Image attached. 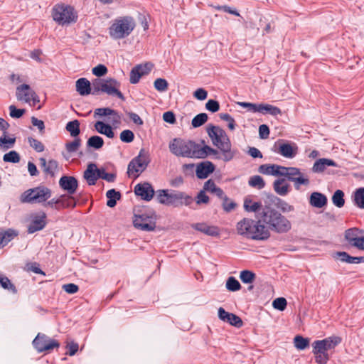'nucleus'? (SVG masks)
Wrapping results in <instances>:
<instances>
[{
    "instance_id": "obj_1",
    "label": "nucleus",
    "mask_w": 364,
    "mask_h": 364,
    "mask_svg": "<svg viewBox=\"0 0 364 364\" xmlns=\"http://www.w3.org/2000/svg\"><path fill=\"white\" fill-rule=\"evenodd\" d=\"M183 138H174L169 142L170 151L177 157L196 158L203 159L208 156H217L218 151L206 145Z\"/></svg>"
},
{
    "instance_id": "obj_2",
    "label": "nucleus",
    "mask_w": 364,
    "mask_h": 364,
    "mask_svg": "<svg viewBox=\"0 0 364 364\" xmlns=\"http://www.w3.org/2000/svg\"><path fill=\"white\" fill-rule=\"evenodd\" d=\"M258 171L262 174L268 176H285L289 181L294 182L296 190H299L301 185L307 186L309 184L308 176L294 167H285L277 164H266L261 165L258 168Z\"/></svg>"
},
{
    "instance_id": "obj_3",
    "label": "nucleus",
    "mask_w": 364,
    "mask_h": 364,
    "mask_svg": "<svg viewBox=\"0 0 364 364\" xmlns=\"http://www.w3.org/2000/svg\"><path fill=\"white\" fill-rule=\"evenodd\" d=\"M236 230L238 235L252 240H264L270 236V232L261 223L260 218L257 221L243 218L237 223Z\"/></svg>"
},
{
    "instance_id": "obj_4",
    "label": "nucleus",
    "mask_w": 364,
    "mask_h": 364,
    "mask_svg": "<svg viewBox=\"0 0 364 364\" xmlns=\"http://www.w3.org/2000/svg\"><path fill=\"white\" fill-rule=\"evenodd\" d=\"M260 220L269 232L272 230L278 233H285L291 228L290 221L281 213L272 209L264 211L260 217Z\"/></svg>"
},
{
    "instance_id": "obj_5",
    "label": "nucleus",
    "mask_w": 364,
    "mask_h": 364,
    "mask_svg": "<svg viewBox=\"0 0 364 364\" xmlns=\"http://www.w3.org/2000/svg\"><path fill=\"white\" fill-rule=\"evenodd\" d=\"M135 27L136 22L132 16H118L112 21L108 28L109 35L114 40H121L128 37Z\"/></svg>"
},
{
    "instance_id": "obj_6",
    "label": "nucleus",
    "mask_w": 364,
    "mask_h": 364,
    "mask_svg": "<svg viewBox=\"0 0 364 364\" xmlns=\"http://www.w3.org/2000/svg\"><path fill=\"white\" fill-rule=\"evenodd\" d=\"M92 85L94 95L102 92L109 96L117 97L123 101L125 100L124 95L119 90L121 84L114 78H95L92 81Z\"/></svg>"
},
{
    "instance_id": "obj_7",
    "label": "nucleus",
    "mask_w": 364,
    "mask_h": 364,
    "mask_svg": "<svg viewBox=\"0 0 364 364\" xmlns=\"http://www.w3.org/2000/svg\"><path fill=\"white\" fill-rule=\"evenodd\" d=\"M341 339L338 337H329L321 341H316L313 343V353L318 364H326L329 360L328 350L333 349Z\"/></svg>"
},
{
    "instance_id": "obj_8",
    "label": "nucleus",
    "mask_w": 364,
    "mask_h": 364,
    "mask_svg": "<svg viewBox=\"0 0 364 364\" xmlns=\"http://www.w3.org/2000/svg\"><path fill=\"white\" fill-rule=\"evenodd\" d=\"M51 197V190L45 186H39L24 191L20 196L23 203L41 204Z\"/></svg>"
},
{
    "instance_id": "obj_9",
    "label": "nucleus",
    "mask_w": 364,
    "mask_h": 364,
    "mask_svg": "<svg viewBox=\"0 0 364 364\" xmlns=\"http://www.w3.org/2000/svg\"><path fill=\"white\" fill-rule=\"evenodd\" d=\"M157 198L160 203L178 206L180 205H189L191 198L183 192L172 191L168 193L166 190H161L158 192Z\"/></svg>"
},
{
    "instance_id": "obj_10",
    "label": "nucleus",
    "mask_w": 364,
    "mask_h": 364,
    "mask_svg": "<svg viewBox=\"0 0 364 364\" xmlns=\"http://www.w3.org/2000/svg\"><path fill=\"white\" fill-rule=\"evenodd\" d=\"M52 16L53 20L61 26L68 25L77 20L74 9L65 4L55 5L53 9Z\"/></svg>"
},
{
    "instance_id": "obj_11",
    "label": "nucleus",
    "mask_w": 364,
    "mask_h": 364,
    "mask_svg": "<svg viewBox=\"0 0 364 364\" xmlns=\"http://www.w3.org/2000/svg\"><path fill=\"white\" fill-rule=\"evenodd\" d=\"M133 225L135 228L142 231H153L156 223L153 217L146 211L134 210L133 216Z\"/></svg>"
},
{
    "instance_id": "obj_12",
    "label": "nucleus",
    "mask_w": 364,
    "mask_h": 364,
    "mask_svg": "<svg viewBox=\"0 0 364 364\" xmlns=\"http://www.w3.org/2000/svg\"><path fill=\"white\" fill-rule=\"evenodd\" d=\"M212 142L224 154L225 159L234 157L231 154L230 139L224 130H219V137L214 139Z\"/></svg>"
},
{
    "instance_id": "obj_13",
    "label": "nucleus",
    "mask_w": 364,
    "mask_h": 364,
    "mask_svg": "<svg viewBox=\"0 0 364 364\" xmlns=\"http://www.w3.org/2000/svg\"><path fill=\"white\" fill-rule=\"evenodd\" d=\"M33 344L38 352L50 350L59 346L58 341L45 335H41L40 333H38L33 340Z\"/></svg>"
},
{
    "instance_id": "obj_14",
    "label": "nucleus",
    "mask_w": 364,
    "mask_h": 364,
    "mask_svg": "<svg viewBox=\"0 0 364 364\" xmlns=\"http://www.w3.org/2000/svg\"><path fill=\"white\" fill-rule=\"evenodd\" d=\"M218 316L220 321L237 328L241 327L243 324L242 319L239 316L226 311L223 307L218 309Z\"/></svg>"
},
{
    "instance_id": "obj_15",
    "label": "nucleus",
    "mask_w": 364,
    "mask_h": 364,
    "mask_svg": "<svg viewBox=\"0 0 364 364\" xmlns=\"http://www.w3.org/2000/svg\"><path fill=\"white\" fill-rule=\"evenodd\" d=\"M60 187L68 194H74L78 187L77 179L73 176H63L59 180Z\"/></svg>"
},
{
    "instance_id": "obj_16",
    "label": "nucleus",
    "mask_w": 364,
    "mask_h": 364,
    "mask_svg": "<svg viewBox=\"0 0 364 364\" xmlns=\"http://www.w3.org/2000/svg\"><path fill=\"white\" fill-rule=\"evenodd\" d=\"M298 146L294 143L282 141L278 144L277 152L285 158L292 159L296 156Z\"/></svg>"
},
{
    "instance_id": "obj_17",
    "label": "nucleus",
    "mask_w": 364,
    "mask_h": 364,
    "mask_svg": "<svg viewBox=\"0 0 364 364\" xmlns=\"http://www.w3.org/2000/svg\"><path fill=\"white\" fill-rule=\"evenodd\" d=\"M147 161H131L128 165L127 173L129 177L137 178L147 167Z\"/></svg>"
},
{
    "instance_id": "obj_18",
    "label": "nucleus",
    "mask_w": 364,
    "mask_h": 364,
    "mask_svg": "<svg viewBox=\"0 0 364 364\" xmlns=\"http://www.w3.org/2000/svg\"><path fill=\"white\" fill-rule=\"evenodd\" d=\"M134 192L136 195L146 200H150L153 198L154 193V189L148 183L137 184L134 188Z\"/></svg>"
},
{
    "instance_id": "obj_19",
    "label": "nucleus",
    "mask_w": 364,
    "mask_h": 364,
    "mask_svg": "<svg viewBox=\"0 0 364 364\" xmlns=\"http://www.w3.org/2000/svg\"><path fill=\"white\" fill-rule=\"evenodd\" d=\"M215 170L214 165L210 162L202 161L197 164L196 167V173L198 178H205Z\"/></svg>"
},
{
    "instance_id": "obj_20",
    "label": "nucleus",
    "mask_w": 364,
    "mask_h": 364,
    "mask_svg": "<svg viewBox=\"0 0 364 364\" xmlns=\"http://www.w3.org/2000/svg\"><path fill=\"white\" fill-rule=\"evenodd\" d=\"M99 168L94 164H90L84 172V178L90 186L95 185L99 178Z\"/></svg>"
},
{
    "instance_id": "obj_21",
    "label": "nucleus",
    "mask_w": 364,
    "mask_h": 364,
    "mask_svg": "<svg viewBox=\"0 0 364 364\" xmlns=\"http://www.w3.org/2000/svg\"><path fill=\"white\" fill-rule=\"evenodd\" d=\"M76 91L82 96L92 94V83L85 77L79 78L75 82Z\"/></svg>"
},
{
    "instance_id": "obj_22",
    "label": "nucleus",
    "mask_w": 364,
    "mask_h": 364,
    "mask_svg": "<svg viewBox=\"0 0 364 364\" xmlns=\"http://www.w3.org/2000/svg\"><path fill=\"white\" fill-rule=\"evenodd\" d=\"M192 228L209 236H218L220 235V230L218 227L208 225L206 223H195L192 225Z\"/></svg>"
},
{
    "instance_id": "obj_23",
    "label": "nucleus",
    "mask_w": 364,
    "mask_h": 364,
    "mask_svg": "<svg viewBox=\"0 0 364 364\" xmlns=\"http://www.w3.org/2000/svg\"><path fill=\"white\" fill-rule=\"evenodd\" d=\"M33 90L27 84H22L16 87V95L18 100L29 102Z\"/></svg>"
},
{
    "instance_id": "obj_24",
    "label": "nucleus",
    "mask_w": 364,
    "mask_h": 364,
    "mask_svg": "<svg viewBox=\"0 0 364 364\" xmlns=\"http://www.w3.org/2000/svg\"><path fill=\"white\" fill-rule=\"evenodd\" d=\"M46 214L41 213V215H36L31 224L28 225V232L33 233L36 231L42 230L46 225Z\"/></svg>"
},
{
    "instance_id": "obj_25",
    "label": "nucleus",
    "mask_w": 364,
    "mask_h": 364,
    "mask_svg": "<svg viewBox=\"0 0 364 364\" xmlns=\"http://www.w3.org/2000/svg\"><path fill=\"white\" fill-rule=\"evenodd\" d=\"M274 191L279 196H287L290 191V185L285 178H278L273 183Z\"/></svg>"
},
{
    "instance_id": "obj_26",
    "label": "nucleus",
    "mask_w": 364,
    "mask_h": 364,
    "mask_svg": "<svg viewBox=\"0 0 364 364\" xmlns=\"http://www.w3.org/2000/svg\"><path fill=\"white\" fill-rule=\"evenodd\" d=\"M257 112L262 113V114H270L274 117L282 114V111L279 107L264 103L258 104Z\"/></svg>"
},
{
    "instance_id": "obj_27",
    "label": "nucleus",
    "mask_w": 364,
    "mask_h": 364,
    "mask_svg": "<svg viewBox=\"0 0 364 364\" xmlns=\"http://www.w3.org/2000/svg\"><path fill=\"white\" fill-rule=\"evenodd\" d=\"M95 130L101 134L105 135L109 139H112L114 136V132L110 124L105 123L102 121H97L95 124Z\"/></svg>"
},
{
    "instance_id": "obj_28",
    "label": "nucleus",
    "mask_w": 364,
    "mask_h": 364,
    "mask_svg": "<svg viewBox=\"0 0 364 364\" xmlns=\"http://www.w3.org/2000/svg\"><path fill=\"white\" fill-rule=\"evenodd\" d=\"M310 204L316 208H321L327 203V198L322 193L314 192L310 196Z\"/></svg>"
},
{
    "instance_id": "obj_29",
    "label": "nucleus",
    "mask_w": 364,
    "mask_h": 364,
    "mask_svg": "<svg viewBox=\"0 0 364 364\" xmlns=\"http://www.w3.org/2000/svg\"><path fill=\"white\" fill-rule=\"evenodd\" d=\"M363 234V230H360L357 228H349L345 231L344 237L350 245L358 237H360Z\"/></svg>"
},
{
    "instance_id": "obj_30",
    "label": "nucleus",
    "mask_w": 364,
    "mask_h": 364,
    "mask_svg": "<svg viewBox=\"0 0 364 364\" xmlns=\"http://www.w3.org/2000/svg\"><path fill=\"white\" fill-rule=\"evenodd\" d=\"M104 145L103 139L97 135H94L90 136L86 143V146L87 149H100Z\"/></svg>"
},
{
    "instance_id": "obj_31",
    "label": "nucleus",
    "mask_w": 364,
    "mask_h": 364,
    "mask_svg": "<svg viewBox=\"0 0 364 364\" xmlns=\"http://www.w3.org/2000/svg\"><path fill=\"white\" fill-rule=\"evenodd\" d=\"M203 190L214 193L220 198L225 197L223 191L220 188L217 187L215 183L211 180H208L205 183Z\"/></svg>"
},
{
    "instance_id": "obj_32",
    "label": "nucleus",
    "mask_w": 364,
    "mask_h": 364,
    "mask_svg": "<svg viewBox=\"0 0 364 364\" xmlns=\"http://www.w3.org/2000/svg\"><path fill=\"white\" fill-rule=\"evenodd\" d=\"M106 196L108 198L107 205L109 208H113L116 205L117 200L120 199L121 194L114 189H111L107 192Z\"/></svg>"
},
{
    "instance_id": "obj_33",
    "label": "nucleus",
    "mask_w": 364,
    "mask_h": 364,
    "mask_svg": "<svg viewBox=\"0 0 364 364\" xmlns=\"http://www.w3.org/2000/svg\"><path fill=\"white\" fill-rule=\"evenodd\" d=\"M16 142V138L7 137L5 134L0 137V151L12 148Z\"/></svg>"
},
{
    "instance_id": "obj_34",
    "label": "nucleus",
    "mask_w": 364,
    "mask_h": 364,
    "mask_svg": "<svg viewBox=\"0 0 364 364\" xmlns=\"http://www.w3.org/2000/svg\"><path fill=\"white\" fill-rule=\"evenodd\" d=\"M16 233L11 230L0 232V248L6 246L15 236Z\"/></svg>"
},
{
    "instance_id": "obj_35",
    "label": "nucleus",
    "mask_w": 364,
    "mask_h": 364,
    "mask_svg": "<svg viewBox=\"0 0 364 364\" xmlns=\"http://www.w3.org/2000/svg\"><path fill=\"white\" fill-rule=\"evenodd\" d=\"M65 128L73 137L77 136L80 133V122L77 119L68 122Z\"/></svg>"
},
{
    "instance_id": "obj_36",
    "label": "nucleus",
    "mask_w": 364,
    "mask_h": 364,
    "mask_svg": "<svg viewBox=\"0 0 364 364\" xmlns=\"http://www.w3.org/2000/svg\"><path fill=\"white\" fill-rule=\"evenodd\" d=\"M353 200L358 208L364 209V188H359L354 192Z\"/></svg>"
},
{
    "instance_id": "obj_37",
    "label": "nucleus",
    "mask_w": 364,
    "mask_h": 364,
    "mask_svg": "<svg viewBox=\"0 0 364 364\" xmlns=\"http://www.w3.org/2000/svg\"><path fill=\"white\" fill-rule=\"evenodd\" d=\"M332 203L339 208H342L345 204L344 193L341 190H337L332 196Z\"/></svg>"
},
{
    "instance_id": "obj_38",
    "label": "nucleus",
    "mask_w": 364,
    "mask_h": 364,
    "mask_svg": "<svg viewBox=\"0 0 364 364\" xmlns=\"http://www.w3.org/2000/svg\"><path fill=\"white\" fill-rule=\"evenodd\" d=\"M42 166L43 171L50 176H53L57 169L55 161H43Z\"/></svg>"
},
{
    "instance_id": "obj_39",
    "label": "nucleus",
    "mask_w": 364,
    "mask_h": 364,
    "mask_svg": "<svg viewBox=\"0 0 364 364\" xmlns=\"http://www.w3.org/2000/svg\"><path fill=\"white\" fill-rule=\"evenodd\" d=\"M336 166L337 165L334 161H316L313 166L314 172H321L326 166Z\"/></svg>"
},
{
    "instance_id": "obj_40",
    "label": "nucleus",
    "mask_w": 364,
    "mask_h": 364,
    "mask_svg": "<svg viewBox=\"0 0 364 364\" xmlns=\"http://www.w3.org/2000/svg\"><path fill=\"white\" fill-rule=\"evenodd\" d=\"M255 278V274L250 270H243L240 274V279L245 284L252 283Z\"/></svg>"
},
{
    "instance_id": "obj_41",
    "label": "nucleus",
    "mask_w": 364,
    "mask_h": 364,
    "mask_svg": "<svg viewBox=\"0 0 364 364\" xmlns=\"http://www.w3.org/2000/svg\"><path fill=\"white\" fill-rule=\"evenodd\" d=\"M208 119V117L206 113H200L193 117L191 124L194 128L200 127L207 122Z\"/></svg>"
},
{
    "instance_id": "obj_42",
    "label": "nucleus",
    "mask_w": 364,
    "mask_h": 364,
    "mask_svg": "<svg viewBox=\"0 0 364 364\" xmlns=\"http://www.w3.org/2000/svg\"><path fill=\"white\" fill-rule=\"evenodd\" d=\"M294 346L298 350H304L309 346V340L302 337L301 336H296L294 338Z\"/></svg>"
},
{
    "instance_id": "obj_43",
    "label": "nucleus",
    "mask_w": 364,
    "mask_h": 364,
    "mask_svg": "<svg viewBox=\"0 0 364 364\" xmlns=\"http://www.w3.org/2000/svg\"><path fill=\"white\" fill-rule=\"evenodd\" d=\"M249 185L253 188H257V189H262L265 186V182L263 180V178L259 176H252L249 179L248 182Z\"/></svg>"
},
{
    "instance_id": "obj_44",
    "label": "nucleus",
    "mask_w": 364,
    "mask_h": 364,
    "mask_svg": "<svg viewBox=\"0 0 364 364\" xmlns=\"http://www.w3.org/2000/svg\"><path fill=\"white\" fill-rule=\"evenodd\" d=\"M261 203L255 202L250 199H245L244 202V208L249 212H256L261 208Z\"/></svg>"
},
{
    "instance_id": "obj_45",
    "label": "nucleus",
    "mask_w": 364,
    "mask_h": 364,
    "mask_svg": "<svg viewBox=\"0 0 364 364\" xmlns=\"http://www.w3.org/2000/svg\"><path fill=\"white\" fill-rule=\"evenodd\" d=\"M226 288L229 291H236L241 289V285L237 279L232 277H230L226 282Z\"/></svg>"
},
{
    "instance_id": "obj_46",
    "label": "nucleus",
    "mask_w": 364,
    "mask_h": 364,
    "mask_svg": "<svg viewBox=\"0 0 364 364\" xmlns=\"http://www.w3.org/2000/svg\"><path fill=\"white\" fill-rule=\"evenodd\" d=\"M154 87L159 92H164L168 89V83L164 78H157L154 82Z\"/></svg>"
},
{
    "instance_id": "obj_47",
    "label": "nucleus",
    "mask_w": 364,
    "mask_h": 364,
    "mask_svg": "<svg viewBox=\"0 0 364 364\" xmlns=\"http://www.w3.org/2000/svg\"><path fill=\"white\" fill-rule=\"evenodd\" d=\"M107 71V68L102 64L97 65V66L94 67L92 70V74L97 76V78H100L101 77L105 75Z\"/></svg>"
},
{
    "instance_id": "obj_48",
    "label": "nucleus",
    "mask_w": 364,
    "mask_h": 364,
    "mask_svg": "<svg viewBox=\"0 0 364 364\" xmlns=\"http://www.w3.org/2000/svg\"><path fill=\"white\" fill-rule=\"evenodd\" d=\"M139 67L135 66L132 69L129 78V81L132 84H136L142 77V75H141L139 71Z\"/></svg>"
},
{
    "instance_id": "obj_49",
    "label": "nucleus",
    "mask_w": 364,
    "mask_h": 364,
    "mask_svg": "<svg viewBox=\"0 0 364 364\" xmlns=\"http://www.w3.org/2000/svg\"><path fill=\"white\" fill-rule=\"evenodd\" d=\"M120 139L122 142L130 143L134 139V134L132 131L126 129L120 133Z\"/></svg>"
},
{
    "instance_id": "obj_50",
    "label": "nucleus",
    "mask_w": 364,
    "mask_h": 364,
    "mask_svg": "<svg viewBox=\"0 0 364 364\" xmlns=\"http://www.w3.org/2000/svg\"><path fill=\"white\" fill-rule=\"evenodd\" d=\"M0 286L5 289L11 291L13 293L16 292L15 287L7 277L0 276Z\"/></svg>"
},
{
    "instance_id": "obj_51",
    "label": "nucleus",
    "mask_w": 364,
    "mask_h": 364,
    "mask_svg": "<svg viewBox=\"0 0 364 364\" xmlns=\"http://www.w3.org/2000/svg\"><path fill=\"white\" fill-rule=\"evenodd\" d=\"M219 130H223L218 126L210 124L207 128V133L213 141L214 139L219 137Z\"/></svg>"
},
{
    "instance_id": "obj_52",
    "label": "nucleus",
    "mask_w": 364,
    "mask_h": 364,
    "mask_svg": "<svg viewBox=\"0 0 364 364\" xmlns=\"http://www.w3.org/2000/svg\"><path fill=\"white\" fill-rule=\"evenodd\" d=\"M287 300L283 297L277 298L272 302V306L279 311H284L287 307Z\"/></svg>"
},
{
    "instance_id": "obj_53",
    "label": "nucleus",
    "mask_w": 364,
    "mask_h": 364,
    "mask_svg": "<svg viewBox=\"0 0 364 364\" xmlns=\"http://www.w3.org/2000/svg\"><path fill=\"white\" fill-rule=\"evenodd\" d=\"M114 113V109H111L109 107H104V108H97L94 112V116L96 117H105L110 116L111 114Z\"/></svg>"
},
{
    "instance_id": "obj_54",
    "label": "nucleus",
    "mask_w": 364,
    "mask_h": 364,
    "mask_svg": "<svg viewBox=\"0 0 364 364\" xmlns=\"http://www.w3.org/2000/svg\"><path fill=\"white\" fill-rule=\"evenodd\" d=\"M205 109L213 113L216 112L220 109V104L217 100L210 99L206 102Z\"/></svg>"
},
{
    "instance_id": "obj_55",
    "label": "nucleus",
    "mask_w": 364,
    "mask_h": 364,
    "mask_svg": "<svg viewBox=\"0 0 364 364\" xmlns=\"http://www.w3.org/2000/svg\"><path fill=\"white\" fill-rule=\"evenodd\" d=\"M277 206L283 213H290L294 210V207L292 205L282 200H278Z\"/></svg>"
},
{
    "instance_id": "obj_56",
    "label": "nucleus",
    "mask_w": 364,
    "mask_h": 364,
    "mask_svg": "<svg viewBox=\"0 0 364 364\" xmlns=\"http://www.w3.org/2000/svg\"><path fill=\"white\" fill-rule=\"evenodd\" d=\"M9 108L10 111V116L12 118H20L26 112L24 109H17L15 105H10Z\"/></svg>"
},
{
    "instance_id": "obj_57",
    "label": "nucleus",
    "mask_w": 364,
    "mask_h": 364,
    "mask_svg": "<svg viewBox=\"0 0 364 364\" xmlns=\"http://www.w3.org/2000/svg\"><path fill=\"white\" fill-rule=\"evenodd\" d=\"M220 118L222 120L226 121L228 122V128L231 130L235 129V119L228 113H220L219 114Z\"/></svg>"
},
{
    "instance_id": "obj_58",
    "label": "nucleus",
    "mask_w": 364,
    "mask_h": 364,
    "mask_svg": "<svg viewBox=\"0 0 364 364\" xmlns=\"http://www.w3.org/2000/svg\"><path fill=\"white\" fill-rule=\"evenodd\" d=\"M30 146L38 152H41L44 150L43 144L38 140L33 138H28Z\"/></svg>"
},
{
    "instance_id": "obj_59",
    "label": "nucleus",
    "mask_w": 364,
    "mask_h": 364,
    "mask_svg": "<svg viewBox=\"0 0 364 364\" xmlns=\"http://www.w3.org/2000/svg\"><path fill=\"white\" fill-rule=\"evenodd\" d=\"M334 259H339L342 262L349 264L350 255L346 252H336L333 255Z\"/></svg>"
},
{
    "instance_id": "obj_60",
    "label": "nucleus",
    "mask_w": 364,
    "mask_h": 364,
    "mask_svg": "<svg viewBox=\"0 0 364 364\" xmlns=\"http://www.w3.org/2000/svg\"><path fill=\"white\" fill-rule=\"evenodd\" d=\"M238 105L243 108H246L248 112H250L252 113L257 112V106H258V104H257V103L240 102H238Z\"/></svg>"
},
{
    "instance_id": "obj_61",
    "label": "nucleus",
    "mask_w": 364,
    "mask_h": 364,
    "mask_svg": "<svg viewBox=\"0 0 364 364\" xmlns=\"http://www.w3.org/2000/svg\"><path fill=\"white\" fill-rule=\"evenodd\" d=\"M80 145V139H75L73 141L66 144V149L68 152H75L77 150Z\"/></svg>"
},
{
    "instance_id": "obj_62",
    "label": "nucleus",
    "mask_w": 364,
    "mask_h": 364,
    "mask_svg": "<svg viewBox=\"0 0 364 364\" xmlns=\"http://www.w3.org/2000/svg\"><path fill=\"white\" fill-rule=\"evenodd\" d=\"M209 202L208 196L205 193V191H201L196 197V203L198 205L207 204Z\"/></svg>"
},
{
    "instance_id": "obj_63",
    "label": "nucleus",
    "mask_w": 364,
    "mask_h": 364,
    "mask_svg": "<svg viewBox=\"0 0 364 364\" xmlns=\"http://www.w3.org/2000/svg\"><path fill=\"white\" fill-rule=\"evenodd\" d=\"M350 246L357 248L359 250L364 251V234L358 237Z\"/></svg>"
},
{
    "instance_id": "obj_64",
    "label": "nucleus",
    "mask_w": 364,
    "mask_h": 364,
    "mask_svg": "<svg viewBox=\"0 0 364 364\" xmlns=\"http://www.w3.org/2000/svg\"><path fill=\"white\" fill-rule=\"evenodd\" d=\"M163 119L164 122L173 124L176 122V117L173 112L168 111L164 113Z\"/></svg>"
}]
</instances>
